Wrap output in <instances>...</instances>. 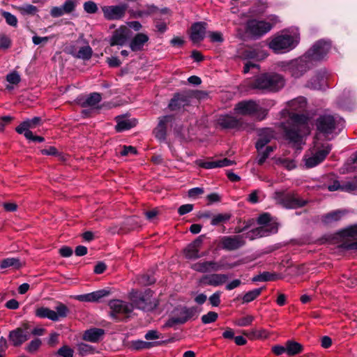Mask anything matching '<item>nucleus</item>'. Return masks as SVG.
<instances>
[{
  "label": "nucleus",
  "instance_id": "obj_61",
  "mask_svg": "<svg viewBox=\"0 0 357 357\" xmlns=\"http://www.w3.org/2000/svg\"><path fill=\"white\" fill-rule=\"evenodd\" d=\"M220 291H216L209 297V302L213 307H218L220 303Z\"/></svg>",
  "mask_w": 357,
  "mask_h": 357
},
{
  "label": "nucleus",
  "instance_id": "obj_45",
  "mask_svg": "<svg viewBox=\"0 0 357 357\" xmlns=\"http://www.w3.org/2000/svg\"><path fill=\"white\" fill-rule=\"evenodd\" d=\"M261 290V288H257L249 291L243 296V302L246 303L252 302L260 295Z\"/></svg>",
  "mask_w": 357,
  "mask_h": 357
},
{
  "label": "nucleus",
  "instance_id": "obj_25",
  "mask_svg": "<svg viewBox=\"0 0 357 357\" xmlns=\"http://www.w3.org/2000/svg\"><path fill=\"white\" fill-rule=\"evenodd\" d=\"M274 137V133L271 128H263L259 130V139L256 142L255 147L257 149L264 148L271 139Z\"/></svg>",
  "mask_w": 357,
  "mask_h": 357
},
{
  "label": "nucleus",
  "instance_id": "obj_2",
  "mask_svg": "<svg viewBox=\"0 0 357 357\" xmlns=\"http://www.w3.org/2000/svg\"><path fill=\"white\" fill-rule=\"evenodd\" d=\"M289 121L282 123L281 126L287 137L294 143H300L303 137L310 133L308 119L303 114L289 112Z\"/></svg>",
  "mask_w": 357,
  "mask_h": 357
},
{
  "label": "nucleus",
  "instance_id": "obj_26",
  "mask_svg": "<svg viewBox=\"0 0 357 357\" xmlns=\"http://www.w3.org/2000/svg\"><path fill=\"white\" fill-rule=\"evenodd\" d=\"M351 213L347 210H336L326 215L324 221L326 223L346 220Z\"/></svg>",
  "mask_w": 357,
  "mask_h": 357
},
{
  "label": "nucleus",
  "instance_id": "obj_24",
  "mask_svg": "<svg viewBox=\"0 0 357 357\" xmlns=\"http://www.w3.org/2000/svg\"><path fill=\"white\" fill-rule=\"evenodd\" d=\"M173 116L172 115H167L159 118L158 124L154 130L156 138L160 140H164L165 139L166 125L171 122Z\"/></svg>",
  "mask_w": 357,
  "mask_h": 357
},
{
  "label": "nucleus",
  "instance_id": "obj_10",
  "mask_svg": "<svg viewBox=\"0 0 357 357\" xmlns=\"http://www.w3.org/2000/svg\"><path fill=\"white\" fill-rule=\"evenodd\" d=\"M234 112L236 114L255 115L259 119L262 120L267 114V110L262 108L254 100L241 101L236 105Z\"/></svg>",
  "mask_w": 357,
  "mask_h": 357
},
{
  "label": "nucleus",
  "instance_id": "obj_19",
  "mask_svg": "<svg viewBox=\"0 0 357 357\" xmlns=\"http://www.w3.org/2000/svg\"><path fill=\"white\" fill-rule=\"evenodd\" d=\"M8 339L14 347H20L29 339V333L22 328H17L10 331Z\"/></svg>",
  "mask_w": 357,
  "mask_h": 357
},
{
  "label": "nucleus",
  "instance_id": "obj_23",
  "mask_svg": "<svg viewBox=\"0 0 357 357\" xmlns=\"http://www.w3.org/2000/svg\"><path fill=\"white\" fill-rule=\"evenodd\" d=\"M227 279L228 277L225 274L213 273L203 276L201 282L206 285L217 287L224 284Z\"/></svg>",
  "mask_w": 357,
  "mask_h": 357
},
{
  "label": "nucleus",
  "instance_id": "obj_47",
  "mask_svg": "<svg viewBox=\"0 0 357 357\" xmlns=\"http://www.w3.org/2000/svg\"><path fill=\"white\" fill-rule=\"evenodd\" d=\"M266 7L267 6L266 3L261 1H258L257 2H256L255 5L252 8L250 13L253 15L262 14L266 10Z\"/></svg>",
  "mask_w": 357,
  "mask_h": 357
},
{
  "label": "nucleus",
  "instance_id": "obj_22",
  "mask_svg": "<svg viewBox=\"0 0 357 357\" xmlns=\"http://www.w3.org/2000/svg\"><path fill=\"white\" fill-rule=\"evenodd\" d=\"M192 98L191 93H183L178 94L171 100L169 104V107L172 110H175L181 107H184L188 105Z\"/></svg>",
  "mask_w": 357,
  "mask_h": 357
},
{
  "label": "nucleus",
  "instance_id": "obj_50",
  "mask_svg": "<svg viewBox=\"0 0 357 357\" xmlns=\"http://www.w3.org/2000/svg\"><path fill=\"white\" fill-rule=\"evenodd\" d=\"M246 56L251 59H263L266 56V54L259 50H250L248 51Z\"/></svg>",
  "mask_w": 357,
  "mask_h": 357
},
{
  "label": "nucleus",
  "instance_id": "obj_58",
  "mask_svg": "<svg viewBox=\"0 0 357 357\" xmlns=\"http://www.w3.org/2000/svg\"><path fill=\"white\" fill-rule=\"evenodd\" d=\"M6 80L10 84H17L20 82V76L14 71L7 75Z\"/></svg>",
  "mask_w": 357,
  "mask_h": 357
},
{
  "label": "nucleus",
  "instance_id": "obj_63",
  "mask_svg": "<svg viewBox=\"0 0 357 357\" xmlns=\"http://www.w3.org/2000/svg\"><path fill=\"white\" fill-rule=\"evenodd\" d=\"M145 339L147 340H154L161 337V334H160L155 330L149 331L144 336Z\"/></svg>",
  "mask_w": 357,
  "mask_h": 357
},
{
  "label": "nucleus",
  "instance_id": "obj_60",
  "mask_svg": "<svg viewBox=\"0 0 357 357\" xmlns=\"http://www.w3.org/2000/svg\"><path fill=\"white\" fill-rule=\"evenodd\" d=\"M67 14L63 10V6L52 7L50 10V15L53 17H59Z\"/></svg>",
  "mask_w": 357,
  "mask_h": 357
},
{
  "label": "nucleus",
  "instance_id": "obj_28",
  "mask_svg": "<svg viewBox=\"0 0 357 357\" xmlns=\"http://www.w3.org/2000/svg\"><path fill=\"white\" fill-rule=\"evenodd\" d=\"M104 334L105 331L103 329L91 328L84 333L83 340L91 342H98L101 340Z\"/></svg>",
  "mask_w": 357,
  "mask_h": 357
},
{
  "label": "nucleus",
  "instance_id": "obj_6",
  "mask_svg": "<svg viewBox=\"0 0 357 357\" xmlns=\"http://www.w3.org/2000/svg\"><path fill=\"white\" fill-rule=\"evenodd\" d=\"M252 89L264 92H275L282 89L284 85L283 77L276 73H264L255 77L250 83Z\"/></svg>",
  "mask_w": 357,
  "mask_h": 357
},
{
  "label": "nucleus",
  "instance_id": "obj_31",
  "mask_svg": "<svg viewBox=\"0 0 357 357\" xmlns=\"http://www.w3.org/2000/svg\"><path fill=\"white\" fill-rule=\"evenodd\" d=\"M41 122L40 117H34L31 119H26L21 123L19 126L16 128V131L19 134H22L24 130H30L37 127Z\"/></svg>",
  "mask_w": 357,
  "mask_h": 357
},
{
  "label": "nucleus",
  "instance_id": "obj_7",
  "mask_svg": "<svg viewBox=\"0 0 357 357\" xmlns=\"http://www.w3.org/2000/svg\"><path fill=\"white\" fill-rule=\"evenodd\" d=\"M298 42L299 34L297 31H284L274 36L268 46L275 53H284L295 48Z\"/></svg>",
  "mask_w": 357,
  "mask_h": 357
},
{
  "label": "nucleus",
  "instance_id": "obj_32",
  "mask_svg": "<svg viewBox=\"0 0 357 357\" xmlns=\"http://www.w3.org/2000/svg\"><path fill=\"white\" fill-rule=\"evenodd\" d=\"M116 122V130L118 132L129 130L137 124L135 119H129L125 117H118Z\"/></svg>",
  "mask_w": 357,
  "mask_h": 357
},
{
  "label": "nucleus",
  "instance_id": "obj_62",
  "mask_svg": "<svg viewBox=\"0 0 357 357\" xmlns=\"http://www.w3.org/2000/svg\"><path fill=\"white\" fill-rule=\"evenodd\" d=\"M193 208H194L193 204H183V205H181L178 208V213L181 215H185L186 213L191 212L193 210Z\"/></svg>",
  "mask_w": 357,
  "mask_h": 357
},
{
  "label": "nucleus",
  "instance_id": "obj_46",
  "mask_svg": "<svg viewBox=\"0 0 357 357\" xmlns=\"http://www.w3.org/2000/svg\"><path fill=\"white\" fill-rule=\"evenodd\" d=\"M160 344V342H150L143 340H136L132 342V346L136 349H150L154 346Z\"/></svg>",
  "mask_w": 357,
  "mask_h": 357
},
{
  "label": "nucleus",
  "instance_id": "obj_35",
  "mask_svg": "<svg viewBox=\"0 0 357 357\" xmlns=\"http://www.w3.org/2000/svg\"><path fill=\"white\" fill-rule=\"evenodd\" d=\"M306 99L303 97H298L288 102L290 110L301 112L306 107Z\"/></svg>",
  "mask_w": 357,
  "mask_h": 357
},
{
  "label": "nucleus",
  "instance_id": "obj_33",
  "mask_svg": "<svg viewBox=\"0 0 357 357\" xmlns=\"http://www.w3.org/2000/svg\"><path fill=\"white\" fill-rule=\"evenodd\" d=\"M158 10L159 8L154 4H147L144 6V9L136 12V16L138 17H144L153 15H155L154 21H156L158 20L157 17Z\"/></svg>",
  "mask_w": 357,
  "mask_h": 357
},
{
  "label": "nucleus",
  "instance_id": "obj_4",
  "mask_svg": "<svg viewBox=\"0 0 357 357\" xmlns=\"http://www.w3.org/2000/svg\"><path fill=\"white\" fill-rule=\"evenodd\" d=\"M331 151V145L328 142H323L319 137H316L314 145L303 156L305 167L312 168L322 162Z\"/></svg>",
  "mask_w": 357,
  "mask_h": 357
},
{
  "label": "nucleus",
  "instance_id": "obj_29",
  "mask_svg": "<svg viewBox=\"0 0 357 357\" xmlns=\"http://www.w3.org/2000/svg\"><path fill=\"white\" fill-rule=\"evenodd\" d=\"M220 125L225 128H245L240 120L231 116H222L219 119Z\"/></svg>",
  "mask_w": 357,
  "mask_h": 357
},
{
  "label": "nucleus",
  "instance_id": "obj_55",
  "mask_svg": "<svg viewBox=\"0 0 357 357\" xmlns=\"http://www.w3.org/2000/svg\"><path fill=\"white\" fill-rule=\"evenodd\" d=\"M252 337L255 339H266L269 336V332L264 328L254 330L252 332Z\"/></svg>",
  "mask_w": 357,
  "mask_h": 357
},
{
  "label": "nucleus",
  "instance_id": "obj_17",
  "mask_svg": "<svg viewBox=\"0 0 357 357\" xmlns=\"http://www.w3.org/2000/svg\"><path fill=\"white\" fill-rule=\"evenodd\" d=\"M109 305L112 310L110 315L114 319H117L118 314H126L131 312L133 309L132 304L120 300L111 301L109 303Z\"/></svg>",
  "mask_w": 357,
  "mask_h": 357
},
{
  "label": "nucleus",
  "instance_id": "obj_13",
  "mask_svg": "<svg viewBox=\"0 0 357 357\" xmlns=\"http://www.w3.org/2000/svg\"><path fill=\"white\" fill-rule=\"evenodd\" d=\"M274 199L279 204L287 208H298L304 206L307 201L294 194H285L284 192L277 191L274 194Z\"/></svg>",
  "mask_w": 357,
  "mask_h": 357
},
{
  "label": "nucleus",
  "instance_id": "obj_40",
  "mask_svg": "<svg viewBox=\"0 0 357 357\" xmlns=\"http://www.w3.org/2000/svg\"><path fill=\"white\" fill-rule=\"evenodd\" d=\"M273 160L276 165L282 166L287 170H292L296 167V164L294 160H289L281 157H274Z\"/></svg>",
  "mask_w": 357,
  "mask_h": 357
},
{
  "label": "nucleus",
  "instance_id": "obj_30",
  "mask_svg": "<svg viewBox=\"0 0 357 357\" xmlns=\"http://www.w3.org/2000/svg\"><path fill=\"white\" fill-rule=\"evenodd\" d=\"M200 218L204 220L210 219L211 223H220L222 222H227L230 220L231 215L229 213H218L213 215L209 212L202 213L199 215Z\"/></svg>",
  "mask_w": 357,
  "mask_h": 357
},
{
  "label": "nucleus",
  "instance_id": "obj_36",
  "mask_svg": "<svg viewBox=\"0 0 357 357\" xmlns=\"http://www.w3.org/2000/svg\"><path fill=\"white\" fill-rule=\"evenodd\" d=\"M280 277L276 273H272L268 271H264L259 275L254 276L252 279V282H268L274 281L279 279Z\"/></svg>",
  "mask_w": 357,
  "mask_h": 357
},
{
  "label": "nucleus",
  "instance_id": "obj_34",
  "mask_svg": "<svg viewBox=\"0 0 357 357\" xmlns=\"http://www.w3.org/2000/svg\"><path fill=\"white\" fill-rule=\"evenodd\" d=\"M276 149L274 146H267L264 148H260L257 150V162L258 165H263L266 160L268 158L270 154Z\"/></svg>",
  "mask_w": 357,
  "mask_h": 357
},
{
  "label": "nucleus",
  "instance_id": "obj_39",
  "mask_svg": "<svg viewBox=\"0 0 357 357\" xmlns=\"http://www.w3.org/2000/svg\"><path fill=\"white\" fill-rule=\"evenodd\" d=\"M101 100V96L98 93H93L88 96L82 102L84 107H96Z\"/></svg>",
  "mask_w": 357,
  "mask_h": 357
},
{
  "label": "nucleus",
  "instance_id": "obj_8",
  "mask_svg": "<svg viewBox=\"0 0 357 357\" xmlns=\"http://www.w3.org/2000/svg\"><path fill=\"white\" fill-rule=\"evenodd\" d=\"M268 21L250 20L247 22V32L255 37H261L268 33L273 26L278 21L275 15H271Z\"/></svg>",
  "mask_w": 357,
  "mask_h": 357
},
{
  "label": "nucleus",
  "instance_id": "obj_1",
  "mask_svg": "<svg viewBox=\"0 0 357 357\" xmlns=\"http://www.w3.org/2000/svg\"><path fill=\"white\" fill-rule=\"evenodd\" d=\"M256 225H245L242 228L236 227V233H242V234L234 237L224 236L221 238L222 248L226 250H234L245 244L244 238L250 240L258 237L268 236L278 231L277 225H260V227H255Z\"/></svg>",
  "mask_w": 357,
  "mask_h": 357
},
{
  "label": "nucleus",
  "instance_id": "obj_49",
  "mask_svg": "<svg viewBox=\"0 0 357 357\" xmlns=\"http://www.w3.org/2000/svg\"><path fill=\"white\" fill-rule=\"evenodd\" d=\"M1 15L6 19V21L8 24L13 26H17V17L14 15L11 14L9 12L3 11V10L1 11Z\"/></svg>",
  "mask_w": 357,
  "mask_h": 357
},
{
  "label": "nucleus",
  "instance_id": "obj_43",
  "mask_svg": "<svg viewBox=\"0 0 357 357\" xmlns=\"http://www.w3.org/2000/svg\"><path fill=\"white\" fill-rule=\"evenodd\" d=\"M17 10L23 15H34L38 10L36 6L27 3L17 6Z\"/></svg>",
  "mask_w": 357,
  "mask_h": 357
},
{
  "label": "nucleus",
  "instance_id": "obj_16",
  "mask_svg": "<svg viewBox=\"0 0 357 357\" xmlns=\"http://www.w3.org/2000/svg\"><path fill=\"white\" fill-rule=\"evenodd\" d=\"M224 259H221L218 262L215 261H199L193 264L191 268L199 273H208L218 271L223 269Z\"/></svg>",
  "mask_w": 357,
  "mask_h": 357
},
{
  "label": "nucleus",
  "instance_id": "obj_15",
  "mask_svg": "<svg viewBox=\"0 0 357 357\" xmlns=\"http://www.w3.org/2000/svg\"><path fill=\"white\" fill-rule=\"evenodd\" d=\"M128 9L127 4L116 6H105L102 7L103 15L108 20H118L122 19Z\"/></svg>",
  "mask_w": 357,
  "mask_h": 357
},
{
  "label": "nucleus",
  "instance_id": "obj_14",
  "mask_svg": "<svg viewBox=\"0 0 357 357\" xmlns=\"http://www.w3.org/2000/svg\"><path fill=\"white\" fill-rule=\"evenodd\" d=\"M193 313L194 310L192 308L185 307L177 308L174 315L169 319L164 327H173L176 324H183L192 317Z\"/></svg>",
  "mask_w": 357,
  "mask_h": 357
},
{
  "label": "nucleus",
  "instance_id": "obj_18",
  "mask_svg": "<svg viewBox=\"0 0 357 357\" xmlns=\"http://www.w3.org/2000/svg\"><path fill=\"white\" fill-rule=\"evenodd\" d=\"M130 35V29L126 26H121L114 32L111 38L110 45L112 46H122L126 43Z\"/></svg>",
  "mask_w": 357,
  "mask_h": 357
},
{
  "label": "nucleus",
  "instance_id": "obj_53",
  "mask_svg": "<svg viewBox=\"0 0 357 357\" xmlns=\"http://www.w3.org/2000/svg\"><path fill=\"white\" fill-rule=\"evenodd\" d=\"M41 345V340L40 339H34L31 340L27 345L26 349L28 352L33 353L36 351Z\"/></svg>",
  "mask_w": 357,
  "mask_h": 357
},
{
  "label": "nucleus",
  "instance_id": "obj_41",
  "mask_svg": "<svg viewBox=\"0 0 357 357\" xmlns=\"http://www.w3.org/2000/svg\"><path fill=\"white\" fill-rule=\"evenodd\" d=\"M20 268L21 267V263L20 259L17 258H7L1 261L0 264V268Z\"/></svg>",
  "mask_w": 357,
  "mask_h": 357
},
{
  "label": "nucleus",
  "instance_id": "obj_9",
  "mask_svg": "<svg viewBox=\"0 0 357 357\" xmlns=\"http://www.w3.org/2000/svg\"><path fill=\"white\" fill-rule=\"evenodd\" d=\"M340 246L347 250H357V225H351L336 234Z\"/></svg>",
  "mask_w": 357,
  "mask_h": 357
},
{
  "label": "nucleus",
  "instance_id": "obj_20",
  "mask_svg": "<svg viewBox=\"0 0 357 357\" xmlns=\"http://www.w3.org/2000/svg\"><path fill=\"white\" fill-rule=\"evenodd\" d=\"M202 243V236H199L196 240L190 243L184 250V255L187 259H195L204 257L205 253L199 254V248Z\"/></svg>",
  "mask_w": 357,
  "mask_h": 357
},
{
  "label": "nucleus",
  "instance_id": "obj_11",
  "mask_svg": "<svg viewBox=\"0 0 357 357\" xmlns=\"http://www.w3.org/2000/svg\"><path fill=\"white\" fill-rule=\"evenodd\" d=\"M131 300L137 308L143 311H151L158 305L151 290H146L144 293H132Z\"/></svg>",
  "mask_w": 357,
  "mask_h": 357
},
{
  "label": "nucleus",
  "instance_id": "obj_51",
  "mask_svg": "<svg viewBox=\"0 0 357 357\" xmlns=\"http://www.w3.org/2000/svg\"><path fill=\"white\" fill-rule=\"evenodd\" d=\"M74 351L70 347L64 345L57 351V354L62 357H73Z\"/></svg>",
  "mask_w": 357,
  "mask_h": 357
},
{
  "label": "nucleus",
  "instance_id": "obj_37",
  "mask_svg": "<svg viewBox=\"0 0 357 357\" xmlns=\"http://www.w3.org/2000/svg\"><path fill=\"white\" fill-rule=\"evenodd\" d=\"M93 50L89 45H85L79 48L77 52H71L76 58L83 60H89L92 56Z\"/></svg>",
  "mask_w": 357,
  "mask_h": 357
},
{
  "label": "nucleus",
  "instance_id": "obj_12",
  "mask_svg": "<svg viewBox=\"0 0 357 357\" xmlns=\"http://www.w3.org/2000/svg\"><path fill=\"white\" fill-rule=\"evenodd\" d=\"M55 311L47 307L36 308L35 315L41 319H48L53 321H58L60 319L67 317L69 310L63 303H59L55 307Z\"/></svg>",
  "mask_w": 357,
  "mask_h": 357
},
{
  "label": "nucleus",
  "instance_id": "obj_42",
  "mask_svg": "<svg viewBox=\"0 0 357 357\" xmlns=\"http://www.w3.org/2000/svg\"><path fill=\"white\" fill-rule=\"evenodd\" d=\"M77 349L79 355L81 356L93 354L95 352V348L93 346L84 342L78 343L77 344Z\"/></svg>",
  "mask_w": 357,
  "mask_h": 357
},
{
  "label": "nucleus",
  "instance_id": "obj_21",
  "mask_svg": "<svg viewBox=\"0 0 357 357\" xmlns=\"http://www.w3.org/2000/svg\"><path fill=\"white\" fill-rule=\"evenodd\" d=\"M207 24L205 22L194 23L190 29V39L193 43H199L202 41L206 35Z\"/></svg>",
  "mask_w": 357,
  "mask_h": 357
},
{
  "label": "nucleus",
  "instance_id": "obj_44",
  "mask_svg": "<svg viewBox=\"0 0 357 357\" xmlns=\"http://www.w3.org/2000/svg\"><path fill=\"white\" fill-rule=\"evenodd\" d=\"M342 191L357 195V177L342 183Z\"/></svg>",
  "mask_w": 357,
  "mask_h": 357
},
{
  "label": "nucleus",
  "instance_id": "obj_38",
  "mask_svg": "<svg viewBox=\"0 0 357 357\" xmlns=\"http://www.w3.org/2000/svg\"><path fill=\"white\" fill-rule=\"evenodd\" d=\"M287 354L289 356H294L300 354L303 351V346L296 342L288 340L286 342Z\"/></svg>",
  "mask_w": 357,
  "mask_h": 357
},
{
  "label": "nucleus",
  "instance_id": "obj_59",
  "mask_svg": "<svg viewBox=\"0 0 357 357\" xmlns=\"http://www.w3.org/2000/svg\"><path fill=\"white\" fill-rule=\"evenodd\" d=\"M76 4L77 3L75 0H67L62 6L63 7L64 11H66V13L68 14L75 10Z\"/></svg>",
  "mask_w": 357,
  "mask_h": 357
},
{
  "label": "nucleus",
  "instance_id": "obj_5",
  "mask_svg": "<svg viewBox=\"0 0 357 357\" xmlns=\"http://www.w3.org/2000/svg\"><path fill=\"white\" fill-rule=\"evenodd\" d=\"M331 47L329 41L319 40L299 60L291 61V67L303 68V63L317 62L323 60L328 54Z\"/></svg>",
  "mask_w": 357,
  "mask_h": 357
},
{
  "label": "nucleus",
  "instance_id": "obj_3",
  "mask_svg": "<svg viewBox=\"0 0 357 357\" xmlns=\"http://www.w3.org/2000/svg\"><path fill=\"white\" fill-rule=\"evenodd\" d=\"M316 125L319 131L316 137H319L320 140L322 137L331 140L341 132L344 122L340 116L323 115L317 119Z\"/></svg>",
  "mask_w": 357,
  "mask_h": 357
},
{
  "label": "nucleus",
  "instance_id": "obj_27",
  "mask_svg": "<svg viewBox=\"0 0 357 357\" xmlns=\"http://www.w3.org/2000/svg\"><path fill=\"white\" fill-rule=\"evenodd\" d=\"M149 36L143 33H137L130 41V47L133 52L141 51L149 41Z\"/></svg>",
  "mask_w": 357,
  "mask_h": 357
},
{
  "label": "nucleus",
  "instance_id": "obj_48",
  "mask_svg": "<svg viewBox=\"0 0 357 357\" xmlns=\"http://www.w3.org/2000/svg\"><path fill=\"white\" fill-rule=\"evenodd\" d=\"M83 8L84 11L89 14L96 13L98 9L97 4L92 1H88L84 2Z\"/></svg>",
  "mask_w": 357,
  "mask_h": 357
},
{
  "label": "nucleus",
  "instance_id": "obj_64",
  "mask_svg": "<svg viewBox=\"0 0 357 357\" xmlns=\"http://www.w3.org/2000/svg\"><path fill=\"white\" fill-rule=\"evenodd\" d=\"M273 221V217L268 213L260 215L257 218V223H270Z\"/></svg>",
  "mask_w": 357,
  "mask_h": 357
},
{
  "label": "nucleus",
  "instance_id": "obj_52",
  "mask_svg": "<svg viewBox=\"0 0 357 357\" xmlns=\"http://www.w3.org/2000/svg\"><path fill=\"white\" fill-rule=\"evenodd\" d=\"M204 190L203 188L196 187L190 189L188 191V196L193 199H197L200 195L204 194Z\"/></svg>",
  "mask_w": 357,
  "mask_h": 357
},
{
  "label": "nucleus",
  "instance_id": "obj_56",
  "mask_svg": "<svg viewBox=\"0 0 357 357\" xmlns=\"http://www.w3.org/2000/svg\"><path fill=\"white\" fill-rule=\"evenodd\" d=\"M253 320L254 317L252 316L248 315L236 320L235 324L238 326H248L252 324Z\"/></svg>",
  "mask_w": 357,
  "mask_h": 357
},
{
  "label": "nucleus",
  "instance_id": "obj_54",
  "mask_svg": "<svg viewBox=\"0 0 357 357\" xmlns=\"http://www.w3.org/2000/svg\"><path fill=\"white\" fill-rule=\"evenodd\" d=\"M218 318V314L215 312H209L202 317V321L205 324L214 322Z\"/></svg>",
  "mask_w": 357,
  "mask_h": 357
},
{
  "label": "nucleus",
  "instance_id": "obj_57",
  "mask_svg": "<svg viewBox=\"0 0 357 357\" xmlns=\"http://www.w3.org/2000/svg\"><path fill=\"white\" fill-rule=\"evenodd\" d=\"M208 37L213 43H222L224 40L222 33L219 31L208 32Z\"/></svg>",
  "mask_w": 357,
  "mask_h": 357
}]
</instances>
